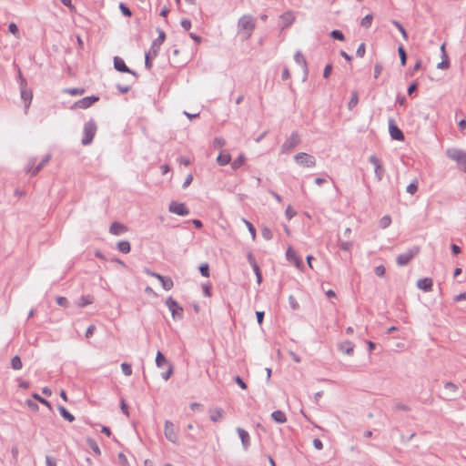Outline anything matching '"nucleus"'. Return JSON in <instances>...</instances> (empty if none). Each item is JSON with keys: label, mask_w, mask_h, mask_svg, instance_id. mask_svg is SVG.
Returning <instances> with one entry per match:
<instances>
[{"label": "nucleus", "mask_w": 466, "mask_h": 466, "mask_svg": "<svg viewBox=\"0 0 466 466\" xmlns=\"http://www.w3.org/2000/svg\"><path fill=\"white\" fill-rule=\"evenodd\" d=\"M295 161L300 165L307 167H313L316 166V158L304 152L298 153L294 157Z\"/></svg>", "instance_id": "6e6552de"}, {"label": "nucleus", "mask_w": 466, "mask_h": 466, "mask_svg": "<svg viewBox=\"0 0 466 466\" xmlns=\"http://www.w3.org/2000/svg\"><path fill=\"white\" fill-rule=\"evenodd\" d=\"M121 369H122V371L123 373L126 375V376H130L132 374V367H131V364L127 363V362H123L121 364Z\"/></svg>", "instance_id": "864d4df0"}, {"label": "nucleus", "mask_w": 466, "mask_h": 466, "mask_svg": "<svg viewBox=\"0 0 466 466\" xmlns=\"http://www.w3.org/2000/svg\"><path fill=\"white\" fill-rule=\"evenodd\" d=\"M238 26L246 32V38H248L256 27L255 19L250 15H244L238 19Z\"/></svg>", "instance_id": "39448f33"}, {"label": "nucleus", "mask_w": 466, "mask_h": 466, "mask_svg": "<svg viewBox=\"0 0 466 466\" xmlns=\"http://www.w3.org/2000/svg\"><path fill=\"white\" fill-rule=\"evenodd\" d=\"M383 70V66L380 63H376L374 66V78L377 79Z\"/></svg>", "instance_id": "e2e57ef3"}, {"label": "nucleus", "mask_w": 466, "mask_h": 466, "mask_svg": "<svg viewBox=\"0 0 466 466\" xmlns=\"http://www.w3.org/2000/svg\"><path fill=\"white\" fill-rule=\"evenodd\" d=\"M99 100V96L92 95L86 97H83L76 102H75L72 108H81V109H86L93 106L96 102Z\"/></svg>", "instance_id": "f8f14e48"}, {"label": "nucleus", "mask_w": 466, "mask_h": 466, "mask_svg": "<svg viewBox=\"0 0 466 466\" xmlns=\"http://www.w3.org/2000/svg\"><path fill=\"white\" fill-rule=\"evenodd\" d=\"M159 282L165 290H170L174 287V282L170 277L164 276Z\"/></svg>", "instance_id": "c85d7f7f"}, {"label": "nucleus", "mask_w": 466, "mask_h": 466, "mask_svg": "<svg viewBox=\"0 0 466 466\" xmlns=\"http://www.w3.org/2000/svg\"><path fill=\"white\" fill-rule=\"evenodd\" d=\"M294 60L298 65L301 66V67L303 69V79L302 80L306 81L309 76V67H308L307 60H306L305 56H303V54L301 53V51L298 50L295 53Z\"/></svg>", "instance_id": "dca6fc26"}, {"label": "nucleus", "mask_w": 466, "mask_h": 466, "mask_svg": "<svg viewBox=\"0 0 466 466\" xmlns=\"http://www.w3.org/2000/svg\"><path fill=\"white\" fill-rule=\"evenodd\" d=\"M50 158V155H46V157H44L43 159L39 162V164L35 166V167L33 169L32 176H35L45 167V165L49 162Z\"/></svg>", "instance_id": "cd10ccee"}, {"label": "nucleus", "mask_w": 466, "mask_h": 466, "mask_svg": "<svg viewBox=\"0 0 466 466\" xmlns=\"http://www.w3.org/2000/svg\"><path fill=\"white\" fill-rule=\"evenodd\" d=\"M355 344L350 340H345L339 344V350L347 355H352L354 351Z\"/></svg>", "instance_id": "aec40b11"}, {"label": "nucleus", "mask_w": 466, "mask_h": 466, "mask_svg": "<svg viewBox=\"0 0 466 466\" xmlns=\"http://www.w3.org/2000/svg\"><path fill=\"white\" fill-rule=\"evenodd\" d=\"M168 211L178 216H187L190 212L185 203L177 201H171Z\"/></svg>", "instance_id": "9b49d317"}, {"label": "nucleus", "mask_w": 466, "mask_h": 466, "mask_svg": "<svg viewBox=\"0 0 466 466\" xmlns=\"http://www.w3.org/2000/svg\"><path fill=\"white\" fill-rule=\"evenodd\" d=\"M166 306L171 312L174 319H182L184 316V309L172 297H168L165 301Z\"/></svg>", "instance_id": "0eeeda50"}, {"label": "nucleus", "mask_w": 466, "mask_h": 466, "mask_svg": "<svg viewBox=\"0 0 466 466\" xmlns=\"http://www.w3.org/2000/svg\"><path fill=\"white\" fill-rule=\"evenodd\" d=\"M451 66L450 59H442L438 65V69H448Z\"/></svg>", "instance_id": "0e129e2a"}, {"label": "nucleus", "mask_w": 466, "mask_h": 466, "mask_svg": "<svg viewBox=\"0 0 466 466\" xmlns=\"http://www.w3.org/2000/svg\"><path fill=\"white\" fill-rule=\"evenodd\" d=\"M329 35H330V37H332L335 40H339V41L345 40L344 34L339 29L332 30Z\"/></svg>", "instance_id": "49530a36"}, {"label": "nucleus", "mask_w": 466, "mask_h": 466, "mask_svg": "<svg viewBox=\"0 0 466 466\" xmlns=\"http://www.w3.org/2000/svg\"><path fill=\"white\" fill-rule=\"evenodd\" d=\"M398 54L400 56V65L404 66L407 63V53L402 45H400L398 47Z\"/></svg>", "instance_id": "f704fd0d"}, {"label": "nucleus", "mask_w": 466, "mask_h": 466, "mask_svg": "<svg viewBox=\"0 0 466 466\" xmlns=\"http://www.w3.org/2000/svg\"><path fill=\"white\" fill-rule=\"evenodd\" d=\"M433 281L431 278H423L420 279L417 281V287L418 289H421L422 291L429 292L432 289Z\"/></svg>", "instance_id": "f3484780"}, {"label": "nucleus", "mask_w": 466, "mask_h": 466, "mask_svg": "<svg viewBox=\"0 0 466 466\" xmlns=\"http://www.w3.org/2000/svg\"><path fill=\"white\" fill-rule=\"evenodd\" d=\"M156 365L157 367L158 368H162L164 367L165 365H167L170 364L166 356L160 351V350H157V355H156Z\"/></svg>", "instance_id": "393cba45"}, {"label": "nucleus", "mask_w": 466, "mask_h": 466, "mask_svg": "<svg viewBox=\"0 0 466 466\" xmlns=\"http://www.w3.org/2000/svg\"><path fill=\"white\" fill-rule=\"evenodd\" d=\"M272 420L277 423H285L287 421V416L282 410H274L271 413Z\"/></svg>", "instance_id": "5701e85b"}, {"label": "nucleus", "mask_w": 466, "mask_h": 466, "mask_svg": "<svg viewBox=\"0 0 466 466\" xmlns=\"http://www.w3.org/2000/svg\"><path fill=\"white\" fill-rule=\"evenodd\" d=\"M157 31L158 32V36L153 40L148 50L152 53L153 57H157L158 56L160 46L166 40V33L160 28H157Z\"/></svg>", "instance_id": "1a4fd4ad"}, {"label": "nucleus", "mask_w": 466, "mask_h": 466, "mask_svg": "<svg viewBox=\"0 0 466 466\" xmlns=\"http://www.w3.org/2000/svg\"><path fill=\"white\" fill-rule=\"evenodd\" d=\"M338 246H339V248L341 250L347 251V252H350V250H351V248L353 247V242L352 241H344V240L339 239Z\"/></svg>", "instance_id": "72a5a7b5"}, {"label": "nucleus", "mask_w": 466, "mask_h": 466, "mask_svg": "<svg viewBox=\"0 0 466 466\" xmlns=\"http://www.w3.org/2000/svg\"><path fill=\"white\" fill-rule=\"evenodd\" d=\"M280 19L283 23V27H289L294 23L295 16L292 12H286L280 15Z\"/></svg>", "instance_id": "412c9836"}, {"label": "nucleus", "mask_w": 466, "mask_h": 466, "mask_svg": "<svg viewBox=\"0 0 466 466\" xmlns=\"http://www.w3.org/2000/svg\"><path fill=\"white\" fill-rule=\"evenodd\" d=\"M117 459H118L119 463L122 466H129V462L127 461V458L126 457V455L123 452L118 453Z\"/></svg>", "instance_id": "680f3d73"}, {"label": "nucleus", "mask_w": 466, "mask_h": 466, "mask_svg": "<svg viewBox=\"0 0 466 466\" xmlns=\"http://www.w3.org/2000/svg\"><path fill=\"white\" fill-rule=\"evenodd\" d=\"M56 301L57 305L64 307V308H67L69 305L68 299L66 297L57 296L56 298Z\"/></svg>", "instance_id": "5fc2aeb1"}, {"label": "nucleus", "mask_w": 466, "mask_h": 466, "mask_svg": "<svg viewBox=\"0 0 466 466\" xmlns=\"http://www.w3.org/2000/svg\"><path fill=\"white\" fill-rule=\"evenodd\" d=\"M289 304L293 310H298L299 309V304L293 295H289Z\"/></svg>", "instance_id": "3c124183"}, {"label": "nucleus", "mask_w": 466, "mask_h": 466, "mask_svg": "<svg viewBox=\"0 0 466 466\" xmlns=\"http://www.w3.org/2000/svg\"><path fill=\"white\" fill-rule=\"evenodd\" d=\"M173 370H174L173 365L172 364H168L167 370L165 372L161 373V378L164 380H169L171 375L173 374Z\"/></svg>", "instance_id": "8fccbe9b"}, {"label": "nucleus", "mask_w": 466, "mask_h": 466, "mask_svg": "<svg viewBox=\"0 0 466 466\" xmlns=\"http://www.w3.org/2000/svg\"><path fill=\"white\" fill-rule=\"evenodd\" d=\"M94 302V299L92 296L90 295H87V296H81L80 297V299H79V302H78V306L80 308H84L89 304H92Z\"/></svg>", "instance_id": "c9c22d12"}, {"label": "nucleus", "mask_w": 466, "mask_h": 466, "mask_svg": "<svg viewBox=\"0 0 466 466\" xmlns=\"http://www.w3.org/2000/svg\"><path fill=\"white\" fill-rule=\"evenodd\" d=\"M58 410L61 417H63L66 420L73 422L76 420L75 416L70 413L64 406H58Z\"/></svg>", "instance_id": "bb28decb"}, {"label": "nucleus", "mask_w": 466, "mask_h": 466, "mask_svg": "<svg viewBox=\"0 0 466 466\" xmlns=\"http://www.w3.org/2000/svg\"><path fill=\"white\" fill-rule=\"evenodd\" d=\"M113 63H114V68L118 71V72H121V73H127V74H131L132 76H137V74L136 71L130 69L125 63V61L119 57V56H115L114 57V60H113Z\"/></svg>", "instance_id": "2eb2a0df"}, {"label": "nucleus", "mask_w": 466, "mask_h": 466, "mask_svg": "<svg viewBox=\"0 0 466 466\" xmlns=\"http://www.w3.org/2000/svg\"><path fill=\"white\" fill-rule=\"evenodd\" d=\"M11 367L15 370H19L23 368V362L19 356L16 355L11 359Z\"/></svg>", "instance_id": "473e14b6"}, {"label": "nucleus", "mask_w": 466, "mask_h": 466, "mask_svg": "<svg viewBox=\"0 0 466 466\" xmlns=\"http://www.w3.org/2000/svg\"><path fill=\"white\" fill-rule=\"evenodd\" d=\"M231 161V155L226 152H220L217 157V162L219 166H226Z\"/></svg>", "instance_id": "b1692460"}, {"label": "nucleus", "mask_w": 466, "mask_h": 466, "mask_svg": "<svg viewBox=\"0 0 466 466\" xmlns=\"http://www.w3.org/2000/svg\"><path fill=\"white\" fill-rule=\"evenodd\" d=\"M237 432H238V437H239V439L241 441L243 448L245 450H247L249 447V445H250V437H249L248 432L246 430H244L242 428H239V427L237 428Z\"/></svg>", "instance_id": "a211bd4d"}, {"label": "nucleus", "mask_w": 466, "mask_h": 466, "mask_svg": "<svg viewBox=\"0 0 466 466\" xmlns=\"http://www.w3.org/2000/svg\"><path fill=\"white\" fill-rule=\"evenodd\" d=\"M369 162L374 166V168L377 167V165L381 164V161L376 155L370 156Z\"/></svg>", "instance_id": "338daca9"}, {"label": "nucleus", "mask_w": 466, "mask_h": 466, "mask_svg": "<svg viewBox=\"0 0 466 466\" xmlns=\"http://www.w3.org/2000/svg\"><path fill=\"white\" fill-rule=\"evenodd\" d=\"M224 410L221 408H214L209 410V418L213 422H218L223 417Z\"/></svg>", "instance_id": "4be33fe9"}, {"label": "nucleus", "mask_w": 466, "mask_h": 466, "mask_svg": "<svg viewBox=\"0 0 466 466\" xmlns=\"http://www.w3.org/2000/svg\"><path fill=\"white\" fill-rule=\"evenodd\" d=\"M261 235L266 240H270L273 237L272 231L267 227L262 228Z\"/></svg>", "instance_id": "6e6d98bb"}, {"label": "nucleus", "mask_w": 466, "mask_h": 466, "mask_svg": "<svg viewBox=\"0 0 466 466\" xmlns=\"http://www.w3.org/2000/svg\"><path fill=\"white\" fill-rule=\"evenodd\" d=\"M389 132L393 140L403 141L405 139L403 132L399 128L392 118L389 119Z\"/></svg>", "instance_id": "4468645a"}, {"label": "nucleus", "mask_w": 466, "mask_h": 466, "mask_svg": "<svg viewBox=\"0 0 466 466\" xmlns=\"http://www.w3.org/2000/svg\"><path fill=\"white\" fill-rule=\"evenodd\" d=\"M286 258L288 261L294 264L298 269L303 270L304 263L291 247H289L286 250Z\"/></svg>", "instance_id": "9d476101"}, {"label": "nucleus", "mask_w": 466, "mask_h": 466, "mask_svg": "<svg viewBox=\"0 0 466 466\" xmlns=\"http://www.w3.org/2000/svg\"><path fill=\"white\" fill-rule=\"evenodd\" d=\"M242 220L245 223V225L247 226L248 230L249 231V233L251 235L252 239L255 240L256 237H257V231H256L255 227L253 226V224L250 221L247 220L246 218H243Z\"/></svg>", "instance_id": "79ce46f5"}, {"label": "nucleus", "mask_w": 466, "mask_h": 466, "mask_svg": "<svg viewBox=\"0 0 466 466\" xmlns=\"http://www.w3.org/2000/svg\"><path fill=\"white\" fill-rule=\"evenodd\" d=\"M119 10L121 12V14L125 16V17H131L132 16V11L130 10V8L125 4V3H120L119 4Z\"/></svg>", "instance_id": "ea45409f"}, {"label": "nucleus", "mask_w": 466, "mask_h": 466, "mask_svg": "<svg viewBox=\"0 0 466 466\" xmlns=\"http://www.w3.org/2000/svg\"><path fill=\"white\" fill-rule=\"evenodd\" d=\"M46 466H56V461L53 457L46 455Z\"/></svg>", "instance_id": "774afa93"}, {"label": "nucleus", "mask_w": 466, "mask_h": 466, "mask_svg": "<svg viewBox=\"0 0 466 466\" xmlns=\"http://www.w3.org/2000/svg\"><path fill=\"white\" fill-rule=\"evenodd\" d=\"M17 79L19 82L21 98L25 103V107L27 109L30 106L33 98V92L30 88L27 87V81L23 76L20 68H18Z\"/></svg>", "instance_id": "f257e3e1"}, {"label": "nucleus", "mask_w": 466, "mask_h": 466, "mask_svg": "<svg viewBox=\"0 0 466 466\" xmlns=\"http://www.w3.org/2000/svg\"><path fill=\"white\" fill-rule=\"evenodd\" d=\"M444 388L450 390L451 392H455L458 390V386L451 381L445 382Z\"/></svg>", "instance_id": "69168bd1"}, {"label": "nucleus", "mask_w": 466, "mask_h": 466, "mask_svg": "<svg viewBox=\"0 0 466 466\" xmlns=\"http://www.w3.org/2000/svg\"><path fill=\"white\" fill-rule=\"evenodd\" d=\"M418 188H419V183L418 181L415 179L413 180L412 182H410L407 187H406V191L411 195L415 194L417 191H418Z\"/></svg>", "instance_id": "c03bdc74"}, {"label": "nucleus", "mask_w": 466, "mask_h": 466, "mask_svg": "<svg viewBox=\"0 0 466 466\" xmlns=\"http://www.w3.org/2000/svg\"><path fill=\"white\" fill-rule=\"evenodd\" d=\"M391 224V218L390 215H385L383 216L380 219V222H379V226L380 228H387L390 227V225Z\"/></svg>", "instance_id": "58836bf2"}, {"label": "nucleus", "mask_w": 466, "mask_h": 466, "mask_svg": "<svg viewBox=\"0 0 466 466\" xmlns=\"http://www.w3.org/2000/svg\"><path fill=\"white\" fill-rule=\"evenodd\" d=\"M127 230V228L124 224L117 221L113 222L109 228V233L116 236L121 235Z\"/></svg>", "instance_id": "6ab92c4d"}, {"label": "nucleus", "mask_w": 466, "mask_h": 466, "mask_svg": "<svg viewBox=\"0 0 466 466\" xmlns=\"http://www.w3.org/2000/svg\"><path fill=\"white\" fill-rule=\"evenodd\" d=\"M365 53H366V45H365V43H361L357 48L356 56L359 57H363L365 56Z\"/></svg>", "instance_id": "bf43d9fd"}, {"label": "nucleus", "mask_w": 466, "mask_h": 466, "mask_svg": "<svg viewBox=\"0 0 466 466\" xmlns=\"http://www.w3.org/2000/svg\"><path fill=\"white\" fill-rule=\"evenodd\" d=\"M359 103V94L358 91L353 90L351 92V97L348 103V108L352 110Z\"/></svg>", "instance_id": "c756f323"}, {"label": "nucleus", "mask_w": 466, "mask_h": 466, "mask_svg": "<svg viewBox=\"0 0 466 466\" xmlns=\"http://www.w3.org/2000/svg\"><path fill=\"white\" fill-rule=\"evenodd\" d=\"M96 130L97 126L94 119L91 118L90 120L86 122L83 128V137L81 140L82 145H90L94 140Z\"/></svg>", "instance_id": "f03ea898"}, {"label": "nucleus", "mask_w": 466, "mask_h": 466, "mask_svg": "<svg viewBox=\"0 0 466 466\" xmlns=\"http://www.w3.org/2000/svg\"><path fill=\"white\" fill-rule=\"evenodd\" d=\"M373 20V15L371 14L366 15L360 22V25L365 28L370 27Z\"/></svg>", "instance_id": "a19ab883"}, {"label": "nucleus", "mask_w": 466, "mask_h": 466, "mask_svg": "<svg viewBox=\"0 0 466 466\" xmlns=\"http://www.w3.org/2000/svg\"><path fill=\"white\" fill-rule=\"evenodd\" d=\"M375 177H377L378 181H380L384 176L385 168L382 166V164L377 165V167L374 168Z\"/></svg>", "instance_id": "37998d69"}, {"label": "nucleus", "mask_w": 466, "mask_h": 466, "mask_svg": "<svg viewBox=\"0 0 466 466\" xmlns=\"http://www.w3.org/2000/svg\"><path fill=\"white\" fill-rule=\"evenodd\" d=\"M446 156L455 161L461 169L466 172V152L457 147L448 148Z\"/></svg>", "instance_id": "7ed1b4c3"}, {"label": "nucleus", "mask_w": 466, "mask_h": 466, "mask_svg": "<svg viewBox=\"0 0 466 466\" xmlns=\"http://www.w3.org/2000/svg\"><path fill=\"white\" fill-rule=\"evenodd\" d=\"M116 248L117 249L121 252V253H124V254H127L130 252L131 250V245H130V242L127 241V240H121L119 242H117L116 244Z\"/></svg>", "instance_id": "a878e982"}, {"label": "nucleus", "mask_w": 466, "mask_h": 466, "mask_svg": "<svg viewBox=\"0 0 466 466\" xmlns=\"http://www.w3.org/2000/svg\"><path fill=\"white\" fill-rule=\"evenodd\" d=\"M374 272L378 277L382 278L385 276L386 268L383 265H379L375 267Z\"/></svg>", "instance_id": "13d9d810"}, {"label": "nucleus", "mask_w": 466, "mask_h": 466, "mask_svg": "<svg viewBox=\"0 0 466 466\" xmlns=\"http://www.w3.org/2000/svg\"><path fill=\"white\" fill-rule=\"evenodd\" d=\"M234 381L242 389V390H246L248 388V385L247 383L243 380V379L237 375L234 377Z\"/></svg>", "instance_id": "052dcab7"}, {"label": "nucleus", "mask_w": 466, "mask_h": 466, "mask_svg": "<svg viewBox=\"0 0 466 466\" xmlns=\"http://www.w3.org/2000/svg\"><path fill=\"white\" fill-rule=\"evenodd\" d=\"M419 252H420V248L417 246H414V247L409 248L404 253H401L397 256V258H396L397 265L400 266V267L408 265L411 261V259L419 254Z\"/></svg>", "instance_id": "423d86ee"}, {"label": "nucleus", "mask_w": 466, "mask_h": 466, "mask_svg": "<svg viewBox=\"0 0 466 466\" xmlns=\"http://www.w3.org/2000/svg\"><path fill=\"white\" fill-rule=\"evenodd\" d=\"M245 160H246V157H245V155L244 154H240L232 163H231V167L234 169V170H237L242 165H244L245 163Z\"/></svg>", "instance_id": "2f4dec72"}, {"label": "nucleus", "mask_w": 466, "mask_h": 466, "mask_svg": "<svg viewBox=\"0 0 466 466\" xmlns=\"http://www.w3.org/2000/svg\"><path fill=\"white\" fill-rule=\"evenodd\" d=\"M419 87V83L414 81L412 82L409 86H408V89H407V93L410 96H412L415 92L417 91Z\"/></svg>", "instance_id": "603ef678"}, {"label": "nucleus", "mask_w": 466, "mask_h": 466, "mask_svg": "<svg viewBox=\"0 0 466 466\" xmlns=\"http://www.w3.org/2000/svg\"><path fill=\"white\" fill-rule=\"evenodd\" d=\"M86 444L94 451V453H96V455H100L101 454L100 448H99L98 444L96 443V441L94 439L87 438L86 439Z\"/></svg>", "instance_id": "7c9ffc66"}, {"label": "nucleus", "mask_w": 466, "mask_h": 466, "mask_svg": "<svg viewBox=\"0 0 466 466\" xmlns=\"http://www.w3.org/2000/svg\"><path fill=\"white\" fill-rule=\"evenodd\" d=\"M164 434H165V437L172 443L174 444H177V431H175V425L172 421L170 420H166L165 421V426H164Z\"/></svg>", "instance_id": "ddd939ff"}, {"label": "nucleus", "mask_w": 466, "mask_h": 466, "mask_svg": "<svg viewBox=\"0 0 466 466\" xmlns=\"http://www.w3.org/2000/svg\"><path fill=\"white\" fill-rule=\"evenodd\" d=\"M32 397L35 400L39 401L40 403H42V404L46 405V407H48L49 409H51L50 402L47 400H46L45 398L41 397L38 393H33Z\"/></svg>", "instance_id": "09e8293b"}, {"label": "nucleus", "mask_w": 466, "mask_h": 466, "mask_svg": "<svg viewBox=\"0 0 466 466\" xmlns=\"http://www.w3.org/2000/svg\"><path fill=\"white\" fill-rule=\"evenodd\" d=\"M153 58L154 57L152 56V53L150 51H147L145 53V67L148 71H150L153 67V62H152Z\"/></svg>", "instance_id": "e433bc0d"}, {"label": "nucleus", "mask_w": 466, "mask_h": 466, "mask_svg": "<svg viewBox=\"0 0 466 466\" xmlns=\"http://www.w3.org/2000/svg\"><path fill=\"white\" fill-rule=\"evenodd\" d=\"M198 269H199L201 276H203L205 278L209 277V275H210L209 265L207 262L202 263L199 266Z\"/></svg>", "instance_id": "a18cd8bd"}, {"label": "nucleus", "mask_w": 466, "mask_h": 466, "mask_svg": "<svg viewBox=\"0 0 466 466\" xmlns=\"http://www.w3.org/2000/svg\"><path fill=\"white\" fill-rule=\"evenodd\" d=\"M65 92L67 93V94H70L72 96H80V95H83L85 93V89L84 88L73 87V88L66 89Z\"/></svg>", "instance_id": "de8ad7c7"}, {"label": "nucleus", "mask_w": 466, "mask_h": 466, "mask_svg": "<svg viewBox=\"0 0 466 466\" xmlns=\"http://www.w3.org/2000/svg\"><path fill=\"white\" fill-rule=\"evenodd\" d=\"M297 215V212L292 208L291 206H288L285 210V216L288 218V220H290Z\"/></svg>", "instance_id": "4d7b16f0"}, {"label": "nucleus", "mask_w": 466, "mask_h": 466, "mask_svg": "<svg viewBox=\"0 0 466 466\" xmlns=\"http://www.w3.org/2000/svg\"><path fill=\"white\" fill-rule=\"evenodd\" d=\"M301 142L299 134L293 131L290 136L284 141L280 147L281 154L290 153Z\"/></svg>", "instance_id": "20e7f679"}, {"label": "nucleus", "mask_w": 466, "mask_h": 466, "mask_svg": "<svg viewBox=\"0 0 466 466\" xmlns=\"http://www.w3.org/2000/svg\"><path fill=\"white\" fill-rule=\"evenodd\" d=\"M391 24L400 32L402 37L407 40L408 39V33L404 26L397 20H391Z\"/></svg>", "instance_id": "4c0bfd02"}]
</instances>
